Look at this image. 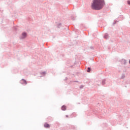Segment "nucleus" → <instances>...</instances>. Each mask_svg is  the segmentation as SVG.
<instances>
[{"instance_id": "f257e3e1", "label": "nucleus", "mask_w": 130, "mask_h": 130, "mask_svg": "<svg viewBox=\"0 0 130 130\" xmlns=\"http://www.w3.org/2000/svg\"><path fill=\"white\" fill-rule=\"evenodd\" d=\"M104 5V0H93L91 5L92 10H101Z\"/></svg>"}, {"instance_id": "f03ea898", "label": "nucleus", "mask_w": 130, "mask_h": 130, "mask_svg": "<svg viewBox=\"0 0 130 130\" xmlns=\"http://www.w3.org/2000/svg\"><path fill=\"white\" fill-rule=\"evenodd\" d=\"M27 37V33L26 32H22L21 36H20V39H25Z\"/></svg>"}, {"instance_id": "7ed1b4c3", "label": "nucleus", "mask_w": 130, "mask_h": 130, "mask_svg": "<svg viewBox=\"0 0 130 130\" xmlns=\"http://www.w3.org/2000/svg\"><path fill=\"white\" fill-rule=\"evenodd\" d=\"M20 84H21V85H23V86H25V85H27V81H26V80L22 79L20 81Z\"/></svg>"}, {"instance_id": "20e7f679", "label": "nucleus", "mask_w": 130, "mask_h": 130, "mask_svg": "<svg viewBox=\"0 0 130 130\" xmlns=\"http://www.w3.org/2000/svg\"><path fill=\"white\" fill-rule=\"evenodd\" d=\"M45 127H50V125L48 124L47 123L44 124Z\"/></svg>"}, {"instance_id": "39448f33", "label": "nucleus", "mask_w": 130, "mask_h": 130, "mask_svg": "<svg viewBox=\"0 0 130 130\" xmlns=\"http://www.w3.org/2000/svg\"><path fill=\"white\" fill-rule=\"evenodd\" d=\"M61 109L62 110H63V111L67 110V107H66V106H63L61 107Z\"/></svg>"}, {"instance_id": "423d86ee", "label": "nucleus", "mask_w": 130, "mask_h": 130, "mask_svg": "<svg viewBox=\"0 0 130 130\" xmlns=\"http://www.w3.org/2000/svg\"><path fill=\"white\" fill-rule=\"evenodd\" d=\"M90 68H88V70H87V72L90 73Z\"/></svg>"}, {"instance_id": "0eeeda50", "label": "nucleus", "mask_w": 130, "mask_h": 130, "mask_svg": "<svg viewBox=\"0 0 130 130\" xmlns=\"http://www.w3.org/2000/svg\"><path fill=\"white\" fill-rule=\"evenodd\" d=\"M107 36H108L107 34L105 35V38H107Z\"/></svg>"}, {"instance_id": "6e6552de", "label": "nucleus", "mask_w": 130, "mask_h": 130, "mask_svg": "<svg viewBox=\"0 0 130 130\" xmlns=\"http://www.w3.org/2000/svg\"><path fill=\"white\" fill-rule=\"evenodd\" d=\"M128 5H130V1H127Z\"/></svg>"}, {"instance_id": "1a4fd4ad", "label": "nucleus", "mask_w": 130, "mask_h": 130, "mask_svg": "<svg viewBox=\"0 0 130 130\" xmlns=\"http://www.w3.org/2000/svg\"><path fill=\"white\" fill-rule=\"evenodd\" d=\"M41 74H42V75H45V72H42Z\"/></svg>"}, {"instance_id": "9d476101", "label": "nucleus", "mask_w": 130, "mask_h": 130, "mask_svg": "<svg viewBox=\"0 0 130 130\" xmlns=\"http://www.w3.org/2000/svg\"><path fill=\"white\" fill-rule=\"evenodd\" d=\"M66 117H69V116H68V115H66Z\"/></svg>"}]
</instances>
